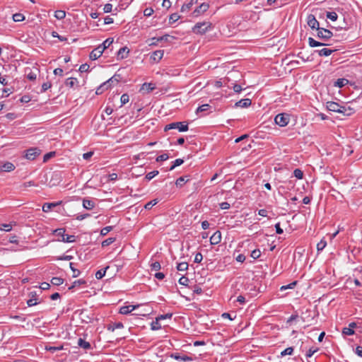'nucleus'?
I'll return each instance as SVG.
<instances>
[{"label": "nucleus", "instance_id": "obj_1", "mask_svg": "<svg viewBox=\"0 0 362 362\" xmlns=\"http://www.w3.org/2000/svg\"><path fill=\"white\" fill-rule=\"evenodd\" d=\"M211 23L208 21L197 23L192 28V32L196 34L203 35L208 30L211 29Z\"/></svg>", "mask_w": 362, "mask_h": 362}, {"label": "nucleus", "instance_id": "obj_2", "mask_svg": "<svg viewBox=\"0 0 362 362\" xmlns=\"http://www.w3.org/2000/svg\"><path fill=\"white\" fill-rule=\"evenodd\" d=\"M177 129L179 132H186L189 129L188 123L185 122H176L170 123L164 127V131Z\"/></svg>", "mask_w": 362, "mask_h": 362}, {"label": "nucleus", "instance_id": "obj_3", "mask_svg": "<svg viewBox=\"0 0 362 362\" xmlns=\"http://www.w3.org/2000/svg\"><path fill=\"white\" fill-rule=\"evenodd\" d=\"M290 121L289 115L286 113H280L276 115L274 118L275 123L280 127L286 126Z\"/></svg>", "mask_w": 362, "mask_h": 362}, {"label": "nucleus", "instance_id": "obj_4", "mask_svg": "<svg viewBox=\"0 0 362 362\" xmlns=\"http://www.w3.org/2000/svg\"><path fill=\"white\" fill-rule=\"evenodd\" d=\"M317 32V37L322 40H327L333 36L329 30L323 28H320Z\"/></svg>", "mask_w": 362, "mask_h": 362}, {"label": "nucleus", "instance_id": "obj_5", "mask_svg": "<svg viewBox=\"0 0 362 362\" xmlns=\"http://www.w3.org/2000/svg\"><path fill=\"white\" fill-rule=\"evenodd\" d=\"M41 153V150L37 148H30L25 151V157L28 160H33Z\"/></svg>", "mask_w": 362, "mask_h": 362}, {"label": "nucleus", "instance_id": "obj_6", "mask_svg": "<svg viewBox=\"0 0 362 362\" xmlns=\"http://www.w3.org/2000/svg\"><path fill=\"white\" fill-rule=\"evenodd\" d=\"M307 23L308 26L313 30L315 29L316 30H318V29L320 28L319 22L313 14L308 15Z\"/></svg>", "mask_w": 362, "mask_h": 362}, {"label": "nucleus", "instance_id": "obj_7", "mask_svg": "<svg viewBox=\"0 0 362 362\" xmlns=\"http://www.w3.org/2000/svg\"><path fill=\"white\" fill-rule=\"evenodd\" d=\"M163 54H164V51L162 49L154 51L151 54V55L150 57V59L153 63H158L163 58Z\"/></svg>", "mask_w": 362, "mask_h": 362}, {"label": "nucleus", "instance_id": "obj_8", "mask_svg": "<svg viewBox=\"0 0 362 362\" xmlns=\"http://www.w3.org/2000/svg\"><path fill=\"white\" fill-rule=\"evenodd\" d=\"M209 8V5L207 3H202L199 6H198L194 11L193 16L195 17L199 16V15L206 12Z\"/></svg>", "mask_w": 362, "mask_h": 362}, {"label": "nucleus", "instance_id": "obj_9", "mask_svg": "<svg viewBox=\"0 0 362 362\" xmlns=\"http://www.w3.org/2000/svg\"><path fill=\"white\" fill-rule=\"evenodd\" d=\"M103 50L101 49L100 47H97L94 49L89 54V57L91 60H95L98 59L103 53Z\"/></svg>", "mask_w": 362, "mask_h": 362}, {"label": "nucleus", "instance_id": "obj_10", "mask_svg": "<svg viewBox=\"0 0 362 362\" xmlns=\"http://www.w3.org/2000/svg\"><path fill=\"white\" fill-rule=\"evenodd\" d=\"M170 357L177 361H191L193 360L192 357L187 355H180L179 353H173L171 354Z\"/></svg>", "mask_w": 362, "mask_h": 362}, {"label": "nucleus", "instance_id": "obj_11", "mask_svg": "<svg viewBox=\"0 0 362 362\" xmlns=\"http://www.w3.org/2000/svg\"><path fill=\"white\" fill-rule=\"evenodd\" d=\"M129 49L127 47H121L117 52V59H123L128 57Z\"/></svg>", "mask_w": 362, "mask_h": 362}, {"label": "nucleus", "instance_id": "obj_12", "mask_svg": "<svg viewBox=\"0 0 362 362\" xmlns=\"http://www.w3.org/2000/svg\"><path fill=\"white\" fill-rule=\"evenodd\" d=\"M221 241V233L218 230L216 231L210 238L211 245H217Z\"/></svg>", "mask_w": 362, "mask_h": 362}, {"label": "nucleus", "instance_id": "obj_13", "mask_svg": "<svg viewBox=\"0 0 362 362\" xmlns=\"http://www.w3.org/2000/svg\"><path fill=\"white\" fill-rule=\"evenodd\" d=\"M139 305H124L120 308L119 309V313L122 315H127L130 313L132 311L135 310L136 308H138Z\"/></svg>", "mask_w": 362, "mask_h": 362}, {"label": "nucleus", "instance_id": "obj_14", "mask_svg": "<svg viewBox=\"0 0 362 362\" xmlns=\"http://www.w3.org/2000/svg\"><path fill=\"white\" fill-rule=\"evenodd\" d=\"M340 105L339 103L333 101H329L327 103V108L329 111L339 112Z\"/></svg>", "mask_w": 362, "mask_h": 362}, {"label": "nucleus", "instance_id": "obj_15", "mask_svg": "<svg viewBox=\"0 0 362 362\" xmlns=\"http://www.w3.org/2000/svg\"><path fill=\"white\" fill-rule=\"evenodd\" d=\"M354 110L353 108L344 105H340L339 113H342L344 115L349 116L354 114Z\"/></svg>", "mask_w": 362, "mask_h": 362}, {"label": "nucleus", "instance_id": "obj_16", "mask_svg": "<svg viewBox=\"0 0 362 362\" xmlns=\"http://www.w3.org/2000/svg\"><path fill=\"white\" fill-rule=\"evenodd\" d=\"M335 51L336 49L323 48L322 49L315 50V52L317 53L320 57H328Z\"/></svg>", "mask_w": 362, "mask_h": 362}, {"label": "nucleus", "instance_id": "obj_17", "mask_svg": "<svg viewBox=\"0 0 362 362\" xmlns=\"http://www.w3.org/2000/svg\"><path fill=\"white\" fill-rule=\"evenodd\" d=\"M15 170V165L11 162H6L0 166V171L11 172Z\"/></svg>", "mask_w": 362, "mask_h": 362}, {"label": "nucleus", "instance_id": "obj_18", "mask_svg": "<svg viewBox=\"0 0 362 362\" xmlns=\"http://www.w3.org/2000/svg\"><path fill=\"white\" fill-rule=\"evenodd\" d=\"M252 101L249 98L241 99L235 105L240 107H247L251 105Z\"/></svg>", "mask_w": 362, "mask_h": 362}, {"label": "nucleus", "instance_id": "obj_19", "mask_svg": "<svg viewBox=\"0 0 362 362\" xmlns=\"http://www.w3.org/2000/svg\"><path fill=\"white\" fill-rule=\"evenodd\" d=\"M62 204V202H52V203H45L43 204L42 206V211L44 212H48L52 208L57 206H59V204Z\"/></svg>", "mask_w": 362, "mask_h": 362}, {"label": "nucleus", "instance_id": "obj_20", "mask_svg": "<svg viewBox=\"0 0 362 362\" xmlns=\"http://www.w3.org/2000/svg\"><path fill=\"white\" fill-rule=\"evenodd\" d=\"M83 206L88 210H91L95 207V202L93 200L84 198L83 199Z\"/></svg>", "mask_w": 362, "mask_h": 362}, {"label": "nucleus", "instance_id": "obj_21", "mask_svg": "<svg viewBox=\"0 0 362 362\" xmlns=\"http://www.w3.org/2000/svg\"><path fill=\"white\" fill-rule=\"evenodd\" d=\"M78 346L85 350L91 349V345L88 341H85L82 338H79L78 340Z\"/></svg>", "mask_w": 362, "mask_h": 362}, {"label": "nucleus", "instance_id": "obj_22", "mask_svg": "<svg viewBox=\"0 0 362 362\" xmlns=\"http://www.w3.org/2000/svg\"><path fill=\"white\" fill-rule=\"evenodd\" d=\"M110 88H111L109 84H107L106 82H104L99 87H98L95 93L97 95H100Z\"/></svg>", "mask_w": 362, "mask_h": 362}, {"label": "nucleus", "instance_id": "obj_23", "mask_svg": "<svg viewBox=\"0 0 362 362\" xmlns=\"http://www.w3.org/2000/svg\"><path fill=\"white\" fill-rule=\"evenodd\" d=\"M30 296H31V298L27 300V305L29 307L37 305V298H36V296H37L36 292H30Z\"/></svg>", "mask_w": 362, "mask_h": 362}, {"label": "nucleus", "instance_id": "obj_24", "mask_svg": "<svg viewBox=\"0 0 362 362\" xmlns=\"http://www.w3.org/2000/svg\"><path fill=\"white\" fill-rule=\"evenodd\" d=\"M308 44L310 45V47H311L328 45L327 44L317 41V40H314L313 37L308 38Z\"/></svg>", "mask_w": 362, "mask_h": 362}, {"label": "nucleus", "instance_id": "obj_25", "mask_svg": "<svg viewBox=\"0 0 362 362\" xmlns=\"http://www.w3.org/2000/svg\"><path fill=\"white\" fill-rule=\"evenodd\" d=\"M78 83L76 78H68L65 81V85L70 88H74L75 85H77Z\"/></svg>", "mask_w": 362, "mask_h": 362}, {"label": "nucleus", "instance_id": "obj_26", "mask_svg": "<svg viewBox=\"0 0 362 362\" xmlns=\"http://www.w3.org/2000/svg\"><path fill=\"white\" fill-rule=\"evenodd\" d=\"M113 42V38H107L106 39L101 45H100L98 47H101V49L103 50V52L110 47V46L112 44Z\"/></svg>", "mask_w": 362, "mask_h": 362}, {"label": "nucleus", "instance_id": "obj_27", "mask_svg": "<svg viewBox=\"0 0 362 362\" xmlns=\"http://www.w3.org/2000/svg\"><path fill=\"white\" fill-rule=\"evenodd\" d=\"M189 176H182V177H180L179 178L177 179L176 182H175V185L177 187H182L183 185L187 182V181H189Z\"/></svg>", "mask_w": 362, "mask_h": 362}, {"label": "nucleus", "instance_id": "obj_28", "mask_svg": "<svg viewBox=\"0 0 362 362\" xmlns=\"http://www.w3.org/2000/svg\"><path fill=\"white\" fill-rule=\"evenodd\" d=\"M123 327H124V325H123L122 322H115L112 325H108L107 330L114 332L116 329H122Z\"/></svg>", "mask_w": 362, "mask_h": 362}, {"label": "nucleus", "instance_id": "obj_29", "mask_svg": "<svg viewBox=\"0 0 362 362\" xmlns=\"http://www.w3.org/2000/svg\"><path fill=\"white\" fill-rule=\"evenodd\" d=\"M198 2V0H190V1L188 4H184L181 8V11L185 12L191 9V7L192 5L197 4Z\"/></svg>", "mask_w": 362, "mask_h": 362}, {"label": "nucleus", "instance_id": "obj_30", "mask_svg": "<svg viewBox=\"0 0 362 362\" xmlns=\"http://www.w3.org/2000/svg\"><path fill=\"white\" fill-rule=\"evenodd\" d=\"M156 88V85L153 83H144L142 85V90H146L148 93L151 92Z\"/></svg>", "mask_w": 362, "mask_h": 362}, {"label": "nucleus", "instance_id": "obj_31", "mask_svg": "<svg viewBox=\"0 0 362 362\" xmlns=\"http://www.w3.org/2000/svg\"><path fill=\"white\" fill-rule=\"evenodd\" d=\"M349 81L346 78H338L335 82H334V86H337L339 88H342L344 87V86H346L347 83H348Z\"/></svg>", "mask_w": 362, "mask_h": 362}, {"label": "nucleus", "instance_id": "obj_32", "mask_svg": "<svg viewBox=\"0 0 362 362\" xmlns=\"http://www.w3.org/2000/svg\"><path fill=\"white\" fill-rule=\"evenodd\" d=\"M54 17L58 20H62L66 17V12L63 10H57L54 12Z\"/></svg>", "mask_w": 362, "mask_h": 362}, {"label": "nucleus", "instance_id": "obj_33", "mask_svg": "<svg viewBox=\"0 0 362 362\" xmlns=\"http://www.w3.org/2000/svg\"><path fill=\"white\" fill-rule=\"evenodd\" d=\"M109 268V267H106L104 269H100L98 270L96 273H95V278L97 279H101L103 276H105V273H106V271L107 269Z\"/></svg>", "mask_w": 362, "mask_h": 362}, {"label": "nucleus", "instance_id": "obj_34", "mask_svg": "<svg viewBox=\"0 0 362 362\" xmlns=\"http://www.w3.org/2000/svg\"><path fill=\"white\" fill-rule=\"evenodd\" d=\"M86 284V281L84 279H78L73 282L72 285L69 288V290H71L72 288L80 286L81 285H85Z\"/></svg>", "mask_w": 362, "mask_h": 362}, {"label": "nucleus", "instance_id": "obj_35", "mask_svg": "<svg viewBox=\"0 0 362 362\" xmlns=\"http://www.w3.org/2000/svg\"><path fill=\"white\" fill-rule=\"evenodd\" d=\"M13 20L15 22H21L25 20V16L22 13H16L13 15Z\"/></svg>", "mask_w": 362, "mask_h": 362}, {"label": "nucleus", "instance_id": "obj_36", "mask_svg": "<svg viewBox=\"0 0 362 362\" xmlns=\"http://www.w3.org/2000/svg\"><path fill=\"white\" fill-rule=\"evenodd\" d=\"M69 267L73 272L72 277L76 278L80 275L81 272L74 267V264L73 262H70Z\"/></svg>", "mask_w": 362, "mask_h": 362}, {"label": "nucleus", "instance_id": "obj_37", "mask_svg": "<svg viewBox=\"0 0 362 362\" xmlns=\"http://www.w3.org/2000/svg\"><path fill=\"white\" fill-rule=\"evenodd\" d=\"M51 283L54 286H59L64 283V279L60 277H53L51 279Z\"/></svg>", "mask_w": 362, "mask_h": 362}, {"label": "nucleus", "instance_id": "obj_38", "mask_svg": "<svg viewBox=\"0 0 362 362\" xmlns=\"http://www.w3.org/2000/svg\"><path fill=\"white\" fill-rule=\"evenodd\" d=\"M184 163V160L181 158H177L173 161V165L169 168V170H173L177 166L182 165Z\"/></svg>", "mask_w": 362, "mask_h": 362}, {"label": "nucleus", "instance_id": "obj_39", "mask_svg": "<svg viewBox=\"0 0 362 362\" xmlns=\"http://www.w3.org/2000/svg\"><path fill=\"white\" fill-rule=\"evenodd\" d=\"M188 269V264L185 262H180L177 265V269L180 272L185 271Z\"/></svg>", "mask_w": 362, "mask_h": 362}, {"label": "nucleus", "instance_id": "obj_40", "mask_svg": "<svg viewBox=\"0 0 362 362\" xmlns=\"http://www.w3.org/2000/svg\"><path fill=\"white\" fill-rule=\"evenodd\" d=\"M33 186H37V185L35 183L34 181H29V182H24L23 183L21 186H20V188L23 190H25L27 187H33Z\"/></svg>", "mask_w": 362, "mask_h": 362}, {"label": "nucleus", "instance_id": "obj_41", "mask_svg": "<svg viewBox=\"0 0 362 362\" xmlns=\"http://www.w3.org/2000/svg\"><path fill=\"white\" fill-rule=\"evenodd\" d=\"M326 16L327 18L330 19L332 21H335L337 20L338 16L335 12L327 11L326 13Z\"/></svg>", "mask_w": 362, "mask_h": 362}, {"label": "nucleus", "instance_id": "obj_42", "mask_svg": "<svg viewBox=\"0 0 362 362\" xmlns=\"http://www.w3.org/2000/svg\"><path fill=\"white\" fill-rule=\"evenodd\" d=\"M159 172L158 170H153L152 172H150L146 175L145 179L148 181H150L151 179H153L155 176L158 175Z\"/></svg>", "mask_w": 362, "mask_h": 362}, {"label": "nucleus", "instance_id": "obj_43", "mask_svg": "<svg viewBox=\"0 0 362 362\" xmlns=\"http://www.w3.org/2000/svg\"><path fill=\"white\" fill-rule=\"evenodd\" d=\"M152 330H158L161 329V325L159 323V321H157V318H156L155 321H153L151 325Z\"/></svg>", "mask_w": 362, "mask_h": 362}, {"label": "nucleus", "instance_id": "obj_44", "mask_svg": "<svg viewBox=\"0 0 362 362\" xmlns=\"http://www.w3.org/2000/svg\"><path fill=\"white\" fill-rule=\"evenodd\" d=\"M54 233L57 236L62 237V239H64V238L65 237V235H64L65 229L64 228H57V229L54 230Z\"/></svg>", "mask_w": 362, "mask_h": 362}, {"label": "nucleus", "instance_id": "obj_45", "mask_svg": "<svg viewBox=\"0 0 362 362\" xmlns=\"http://www.w3.org/2000/svg\"><path fill=\"white\" fill-rule=\"evenodd\" d=\"M260 255L261 251L259 249H255L252 250L250 254L251 257H252L254 259H258L260 257Z\"/></svg>", "mask_w": 362, "mask_h": 362}, {"label": "nucleus", "instance_id": "obj_46", "mask_svg": "<svg viewBox=\"0 0 362 362\" xmlns=\"http://www.w3.org/2000/svg\"><path fill=\"white\" fill-rule=\"evenodd\" d=\"M180 18V16L176 13L171 14L169 18V23L172 24L176 22Z\"/></svg>", "mask_w": 362, "mask_h": 362}, {"label": "nucleus", "instance_id": "obj_47", "mask_svg": "<svg viewBox=\"0 0 362 362\" xmlns=\"http://www.w3.org/2000/svg\"><path fill=\"white\" fill-rule=\"evenodd\" d=\"M115 241V238H107L106 240H105L102 242V246L103 247L108 246V245H111L112 243H113Z\"/></svg>", "mask_w": 362, "mask_h": 362}, {"label": "nucleus", "instance_id": "obj_48", "mask_svg": "<svg viewBox=\"0 0 362 362\" xmlns=\"http://www.w3.org/2000/svg\"><path fill=\"white\" fill-rule=\"evenodd\" d=\"M327 245V242L325 240H321L317 244V249L318 251H322Z\"/></svg>", "mask_w": 362, "mask_h": 362}, {"label": "nucleus", "instance_id": "obj_49", "mask_svg": "<svg viewBox=\"0 0 362 362\" xmlns=\"http://www.w3.org/2000/svg\"><path fill=\"white\" fill-rule=\"evenodd\" d=\"M210 105L209 104H204L201 106H199L197 109V111L196 112L197 113H199V112H204V111H206L208 110L209 108H210Z\"/></svg>", "mask_w": 362, "mask_h": 362}, {"label": "nucleus", "instance_id": "obj_50", "mask_svg": "<svg viewBox=\"0 0 362 362\" xmlns=\"http://www.w3.org/2000/svg\"><path fill=\"white\" fill-rule=\"evenodd\" d=\"M293 175L298 179H302L303 177V171L298 168L294 170Z\"/></svg>", "mask_w": 362, "mask_h": 362}, {"label": "nucleus", "instance_id": "obj_51", "mask_svg": "<svg viewBox=\"0 0 362 362\" xmlns=\"http://www.w3.org/2000/svg\"><path fill=\"white\" fill-rule=\"evenodd\" d=\"M158 203L157 199H153L148 203H146L144 206V208L147 210L151 209L154 205H156Z\"/></svg>", "mask_w": 362, "mask_h": 362}, {"label": "nucleus", "instance_id": "obj_52", "mask_svg": "<svg viewBox=\"0 0 362 362\" xmlns=\"http://www.w3.org/2000/svg\"><path fill=\"white\" fill-rule=\"evenodd\" d=\"M319 349L318 348H310L305 354V356L307 358H310L315 353H316L317 351H318Z\"/></svg>", "mask_w": 362, "mask_h": 362}, {"label": "nucleus", "instance_id": "obj_53", "mask_svg": "<svg viewBox=\"0 0 362 362\" xmlns=\"http://www.w3.org/2000/svg\"><path fill=\"white\" fill-rule=\"evenodd\" d=\"M293 348L288 347L281 353V356H284L286 355H291L293 354Z\"/></svg>", "mask_w": 362, "mask_h": 362}, {"label": "nucleus", "instance_id": "obj_54", "mask_svg": "<svg viewBox=\"0 0 362 362\" xmlns=\"http://www.w3.org/2000/svg\"><path fill=\"white\" fill-rule=\"evenodd\" d=\"M112 228H113L112 226H106V227L103 228L100 230V235L102 236L106 235L109 232H110L112 230Z\"/></svg>", "mask_w": 362, "mask_h": 362}, {"label": "nucleus", "instance_id": "obj_55", "mask_svg": "<svg viewBox=\"0 0 362 362\" xmlns=\"http://www.w3.org/2000/svg\"><path fill=\"white\" fill-rule=\"evenodd\" d=\"M54 156H55L54 151H51V152L46 153L45 155H44V157H43V162L48 161L51 158L54 157Z\"/></svg>", "mask_w": 362, "mask_h": 362}, {"label": "nucleus", "instance_id": "obj_56", "mask_svg": "<svg viewBox=\"0 0 362 362\" xmlns=\"http://www.w3.org/2000/svg\"><path fill=\"white\" fill-rule=\"evenodd\" d=\"M173 316L172 313H166L165 315H158L157 318V321H160L165 319H170Z\"/></svg>", "mask_w": 362, "mask_h": 362}, {"label": "nucleus", "instance_id": "obj_57", "mask_svg": "<svg viewBox=\"0 0 362 362\" xmlns=\"http://www.w3.org/2000/svg\"><path fill=\"white\" fill-rule=\"evenodd\" d=\"M129 96L128 94L124 93L122 95L121 98H120L122 105H124V104L127 103L129 102Z\"/></svg>", "mask_w": 362, "mask_h": 362}, {"label": "nucleus", "instance_id": "obj_58", "mask_svg": "<svg viewBox=\"0 0 362 362\" xmlns=\"http://www.w3.org/2000/svg\"><path fill=\"white\" fill-rule=\"evenodd\" d=\"M161 268V266H160V264L159 262H153L151 264V270H153V271H158L160 270Z\"/></svg>", "mask_w": 362, "mask_h": 362}, {"label": "nucleus", "instance_id": "obj_59", "mask_svg": "<svg viewBox=\"0 0 362 362\" xmlns=\"http://www.w3.org/2000/svg\"><path fill=\"white\" fill-rule=\"evenodd\" d=\"M354 330L349 327H344L342 330V334L345 335H353L354 334Z\"/></svg>", "mask_w": 362, "mask_h": 362}, {"label": "nucleus", "instance_id": "obj_60", "mask_svg": "<svg viewBox=\"0 0 362 362\" xmlns=\"http://www.w3.org/2000/svg\"><path fill=\"white\" fill-rule=\"evenodd\" d=\"M62 241L64 243H73L75 241V236L67 235L64 238V239H62Z\"/></svg>", "mask_w": 362, "mask_h": 362}, {"label": "nucleus", "instance_id": "obj_61", "mask_svg": "<svg viewBox=\"0 0 362 362\" xmlns=\"http://www.w3.org/2000/svg\"><path fill=\"white\" fill-rule=\"evenodd\" d=\"M178 282L181 285L188 286V283L189 282V280L187 277L182 276L180 278Z\"/></svg>", "mask_w": 362, "mask_h": 362}, {"label": "nucleus", "instance_id": "obj_62", "mask_svg": "<svg viewBox=\"0 0 362 362\" xmlns=\"http://www.w3.org/2000/svg\"><path fill=\"white\" fill-rule=\"evenodd\" d=\"M168 158H169L168 154H167V153H163V154H162V155L158 156L156 158V160L157 162L164 161V160H168Z\"/></svg>", "mask_w": 362, "mask_h": 362}, {"label": "nucleus", "instance_id": "obj_63", "mask_svg": "<svg viewBox=\"0 0 362 362\" xmlns=\"http://www.w3.org/2000/svg\"><path fill=\"white\" fill-rule=\"evenodd\" d=\"M52 86V83L50 82H45L42 85V90L41 92L44 93L46 90H47L49 88H50Z\"/></svg>", "mask_w": 362, "mask_h": 362}, {"label": "nucleus", "instance_id": "obj_64", "mask_svg": "<svg viewBox=\"0 0 362 362\" xmlns=\"http://www.w3.org/2000/svg\"><path fill=\"white\" fill-rule=\"evenodd\" d=\"M31 100V98L30 95H23L21 99H20V101L22 103H29L30 101Z\"/></svg>", "mask_w": 362, "mask_h": 362}]
</instances>
